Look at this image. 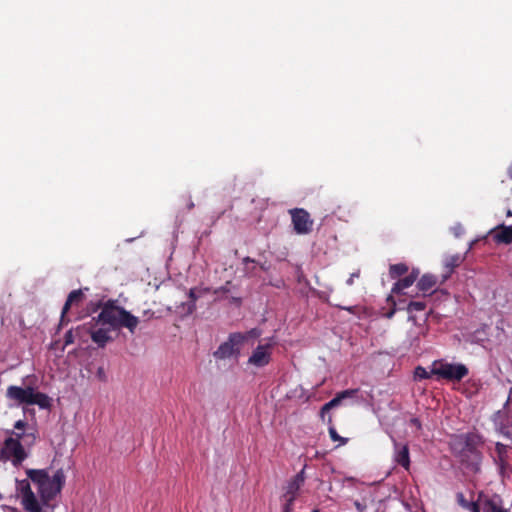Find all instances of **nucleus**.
<instances>
[{
	"label": "nucleus",
	"mask_w": 512,
	"mask_h": 512,
	"mask_svg": "<svg viewBox=\"0 0 512 512\" xmlns=\"http://www.w3.org/2000/svg\"><path fill=\"white\" fill-rule=\"evenodd\" d=\"M98 309H101V312L97 317L93 318V321L102 325H108L113 330L126 328L133 334L139 324V318L123 307L118 306L115 300H108L106 302L99 301L92 309V312Z\"/></svg>",
	"instance_id": "f257e3e1"
},
{
	"label": "nucleus",
	"mask_w": 512,
	"mask_h": 512,
	"mask_svg": "<svg viewBox=\"0 0 512 512\" xmlns=\"http://www.w3.org/2000/svg\"><path fill=\"white\" fill-rule=\"evenodd\" d=\"M26 475L37 486L41 500L45 504L61 492L66 480L63 469H58L52 478L45 469H27Z\"/></svg>",
	"instance_id": "f03ea898"
},
{
	"label": "nucleus",
	"mask_w": 512,
	"mask_h": 512,
	"mask_svg": "<svg viewBox=\"0 0 512 512\" xmlns=\"http://www.w3.org/2000/svg\"><path fill=\"white\" fill-rule=\"evenodd\" d=\"M6 397L17 405H37L40 409H50L52 399L45 393L36 391L32 386L11 385L6 390Z\"/></svg>",
	"instance_id": "7ed1b4c3"
},
{
	"label": "nucleus",
	"mask_w": 512,
	"mask_h": 512,
	"mask_svg": "<svg viewBox=\"0 0 512 512\" xmlns=\"http://www.w3.org/2000/svg\"><path fill=\"white\" fill-rule=\"evenodd\" d=\"M431 373L441 379L459 382L468 375L469 370L462 363H450L444 360H438L432 363Z\"/></svg>",
	"instance_id": "20e7f679"
},
{
	"label": "nucleus",
	"mask_w": 512,
	"mask_h": 512,
	"mask_svg": "<svg viewBox=\"0 0 512 512\" xmlns=\"http://www.w3.org/2000/svg\"><path fill=\"white\" fill-rule=\"evenodd\" d=\"M246 341V335L243 333H231L227 341L223 342L213 356L217 360L228 359L232 356H237L240 353V346Z\"/></svg>",
	"instance_id": "39448f33"
},
{
	"label": "nucleus",
	"mask_w": 512,
	"mask_h": 512,
	"mask_svg": "<svg viewBox=\"0 0 512 512\" xmlns=\"http://www.w3.org/2000/svg\"><path fill=\"white\" fill-rule=\"evenodd\" d=\"M0 454L2 459L10 460L14 466L21 465L28 456L21 442L13 436L5 439Z\"/></svg>",
	"instance_id": "423d86ee"
},
{
	"label": "nucleus",
	"mask_w": 512,
	"mask_h": 512,
	"mask_svg": "<svg viewBox=\"0 0 512 512\" xmlns=\"http://www.w3.org/2000/svg\"><path fill=\"white\" fill-rule=\"evenodd\" d=\"M292 224L297 234H307L311 231L313 221L307 211L301 208H294L290 211Z\"/></svg>",
	"instance_id": "0eeeda50"
},
{
	"label": "nucleus",
	"mask_w": 512,
	"mask_h": 512,
	"mask_svg": "<svg viewBox=\"0 0 512 512\" xmlns=\"http://www.w3.org/2000/svg\"><path fill=\"white\" fill-rule=\"evenodd\" d=\"M275 342L270 339L264 345H258L248 359V363L256 367H264L269 364L271 360V349Z\"/></svg>",
	"instance_id": "6e6552de"
},
{
	"label": "nucleus",
	"mask_w": 512,
	"mask_h": 512,
	"mask_svg": "<svg viewBox=\"0 0 512 512\" xmlns=\"http://www.w3.org/2000/svg\"><path fill=\"white\" fill-rule=\"evenodd\" d=\"M305 468L296 474L284 487L285 492L282 495V502L294 503L299 490L304 483Z\"/></svg>",
	"instance_id": "1a4fd4ad"
},
{
	"label": "nucleus",
	"mask_w": 512,
	"mask_h": 512,
	"mask_svg": "<svg viewBox=\"0 0 512 512\" xmlns=\"http://www.w3.org/2000/svg\"><path fill=\"white\" fill-rule=\"evenodd\" d=\"M85 295L82 289L73 290L69 293L66 302L61 311L60 325H66L70 321L67 313L73 305H79L84 300Z\"/></svg>",
	"instance_id": "9d476101"
},
{
	"label": "nucleus",
	"mask_w": 512,
	"mask_h": 512,
	"mask_svg": "<svg viewBox=\"0 0 512 512\" xmlns=\"http://www.w3.org/2000/svg\"><path fill=\"white\" fill-rule=\"evenodd\" d=\"M95 324H97L96 321L92 319L89 323L84 324L83 328L87 329L94 343L100 348H104L108 342L112 341V338L109 336L108 331L103 328L95 330Z\"/></svg>",
	"instance_id": "9b49d317"
},
{
	"label": "nucleus",
	"mask_w": 512,
	"mask_h": 512,
	"mask_svg": "<svg viewBox=\"0 0 512 512\" xmlns=\"http://www.w3.org/2000/svg\"><path fill=\"white\" fill-rule=\"evenodd\" d=\"M490 233L493 235V238L497 243H512V224L510 226L501 224L491 230Z\"/></svg>",
	"instance_id": "f8f14e48"
},
{
	"label": "nucleus",
	"mask_w": 512,
	"mask_h": 512,
	"mask_svg": "<svg viewBox=\"0 0 512 512\" xmlns=\"http://www.w3.org/2000/svg\"><path fill=\"white\" fill-rule=\"evenodd\" d=\"M415 282V276H406L403 279L398 280L392 287L391 295L387 298L389 302L395 305V301L393 300V295H404L406 294L405 290L413 285Z\"/></svg>",
	"instance_id": "ddd939ff"
},
{
	"label": "nucleus",
	"mask_w": 512,
	"mask_h": 512,
	"mask_svg": "<svg viewBox=\"0 0 512 512\" xmlns=\"http://www.w3.org/2000/svg\"><path fill=\"white\" fill-rule=\"evenodd\" d=\"M209 291H210L209 288H191L189 291L190 302L183 305L185 314L186 315L192 314L196 309V305H195L196 300L198 298H200L202 295L208 293Z\"/></svg>",
	"instance_id": "4468645a"
},
{
	"label": "nucleus",
	"mask_w": 512,
	"mask_h": 512,
	"mask_svg": "<svg viewBox=\"0 0 512 512\" xmlns=\"http://www.w3.org/2000/svg\"><path fill=\"white\" fill-rule=\"evenodd\" d=\"M437 284L436 276L432 274H424L417 283V288L423 295H429Z\"/></svg>",
	"instance_id": "2eb2a0df"
},
{
	"label": "nucleus",
	"mask_w": 512,
	"mask_h": 512,
	"mask_svg": "<svg viewBox=\"0 0 512 512\" xmlns=\"http://www.w3.org/2000/svg\"><path fill=\"white\" fill-rule=\"evenodd\" d=\"M357 390H345L337 394L335 398L322 406V414L330 409L339 406L343 400L351 398L356 394Z\"/></svg>",
	"instance_id": "dca6fc26"
},
{
	"label": "nucleus",
	"mask_w": 512,
	"mask_h": 512,
	"mask_svg": "<svg viewBox=\"0 0 512 512\" xmlns=\"http://www.w3.org/2000/svg\"><path fill=\"white\" fill-rule=\"evenodd\" d=\"M395 461L405 469L409 468L410 457L409 450L406 445L400 446L399 444L395 443Z\"/></svg>",
	"instance_id": "f3484780"
},
{
	"label": "nucleus",
	"mask_w": 512,
	"mask_h": 512,
	"mask_svg": "<svg viewBox=\"0 0 512 512\" xmlns=\"http://www.w3.org/2000/svg\"><path fill=\"white\" fill-rule=\"evenodd\" d=\"M483 512H498L502 508V502L499 496L495 495L491 498L480 500Z\"/></svg>",
	"instance_id": "a211bd4d"
},
{
	"label": "nucleus",
	"mask_w": 512,
	"mask_h": 512,
	"mask_svg": "<svg viewBox=\"0 0 512 512\" xmlns=\"http://www.w3.org/2000/svg\"><path fill=\"white\" fill-rule=\"evenodd\" d=\"M22 504L28 512H41V507L35 494H29L28 496L22 497Z\"/></svg>",
	"instance_id": "6ab92c4d"
},
{
	"label": "nucleus",
	"mask_w": 512,
	"mask_h": 512,
	"mask_svg": "<svg viewBox=\"0 0 512 512\" xmlns=\"http://www.w3.org/2000/svg\"><path fill=\"white\" fill-rule=\"evenodd\" d=\"M464 260V257L459 255V254H455V255H450L448 256L446 259H445V262H444V265L445 267L449 270L448 271V275H446L444 277V280H446L448 278V276L451 274L452 270L459 266L460 263Z\"/></svg>",
	"instance_id": "aec40b11"
},
{
	"label": "nucleus",
	"mask_w": 512,
	"mask_h": 512,
	"mask_svg": "<svg viewBox=\"0 0 512 512\" xmlns=\"http://www.w3.org/2000/svg\"><path fill=\"white\" fill-rule=\"evenodd\" d=\"M408 271V267L403 263L393 264L390 266L389 274L390 277L395 279L405 274Z\"/></svg>",
	"instance_id": "412c9836"
},
{
	"label": "nucleus",
	"mask_w": 512,
	"mask_h": 512,
	"mask_svg": "<svg viewBox=\"0 0 512 512\" xmlns=\"http://www.w3.org/2000/svg\"><path fill=\"white\" fill-rule=\"evenodd\" d=\"M458 503L465 509L471 512H479V505L475 502H469L464 498L462 493L457 495Z\"/></svg>",
	"instance_id": "4be33fe9"
},
{
	"label": "nucleus",
	"mask_w": 512,
	"mask_h": 512,
	"mask_svg": "<svg viewBox=\"0 0 512 512\" xmlns=\"http://www.w3.org/2000/svg\"><path fill=\"white\" fill-rule=\"evenodd\" d=\"M469 438L466 435L455 436L451 441V446L453 450L458 451L460 447L466 445L468 446Z\"/></svg>",
	"instance_id": "5701e85b"
},
{
	"label": "nucleus",
	"mask_w": 512,
	"mask_h": 512,
	"mask_svg": "<svg viewBox=\"0 0 512 512\" xmlns=\"http://www.w3.org/2000/svg\"><path fill=\"white\" fill-rule=\"evenodd\" d=\"M82 329H84L83 326H78L75 330L74 329L68 330L64 336V346H68V345L74 343V341H75L74 333H76V335L79 336L80 331Z\"/></svg>",
	"instance_id": "b1692460"
},
{
	"label": "nucleus",
	"mask_w": 512,
	"mask_h": 512,
	"mask_svg": "<svg viewBox=\"0 0 512 512\" xmlns=\"http://www.w3.org/2000/svg\"><path fill=\"white\" fill-rule=\"evenodd\" d=\"M329 435L332 441L338 442V446L345 445L347 443V438L339 436L333 426L329 427Z\"/></svg>",
	"instance_id": "393cba45"
},
{
	"label": "nucleus",
	"mask_w": 512,
	"mask_h": 512,
	"mask_svg": "<svg viewBox=\"0 0 512 512\" xmlns=\"http://www.w3.org/2000/svg\"><path fill=\"white\" fill-rule=\"evenodd\" d=\"M431 375H433L431 371L428 372L425 368L421 366L416 367L414 371V377L419 380L428 379L431 377Z\"/></svg>",
	"instance_id": "a878e982"
},
{
	"label": "nucleus",
	"mask_w": 512,
	"mask_h": 512,
	"mask_svg": "<svg viewBox=\"0 0 512 512\" xmlns=\"http://www.w3.org/2000/svg\"><path fill=\"white\" fill-rule=\"evenodd\" d=\"M19 490L22 494V497L24 496H28L29 494H34L31 487H30V483L28 480H22L20 483H19Z\"/></svg>",
	"instance_id": "bb28decb"
},
{
	"label": "nucleus",
	"mask_w": 512,
	"mask_h": 512,
	"mask_svg": "<svg viewBox=\"0 0 512 512\" xmlns=\"http://www.w3.org/2000/svg\"><path fill=\"white\" fill-rule=\"evenodd\" d=\"M426 305L424 302H421V301H411L408 306H407V310L408 312H413V311H423L425 309Z\"/></svg>",
	"instance_id": "cd10ccee"
},
{
	"label": "nucleus",
	"mask_w": 512,
	"mask_h": 512,
	"mask_svg": "<svg viewBox=\"0 0 512 512\" xmlns=\"http://www.w3.org/2000/svg\"><path fill=\"white\" fill-rule=\"evenodd\" d=\"M505 449H506L505 445H503L501 443L496 444V450L499 454V459L501 462H503V453L505 452Z\"/></svg>",
	"instance_id": "c85d7f7f"
},
{
	"label": "nucleus",
	"mask_w": 512,
	"mask_h": 512,
	"mask_svg": "<svg viewBox=\"0 0 512 512\" xmlns=\"http://www.w3.org/2000/svg\"><path fill=\"white\" fill-rule=\"evenodd\" d=\"M502 434L512 441V426L511 427H503L501 429Z\"/></svg>",
	"instance_id": "c756f323"
},
{
	"label": "nucleus",
	"mask_w": 512,
	"mask_h": 512,
	"mask_svg": "<svg viewBox=\"0 0 512 512\" xmlns=\"http://www.w3.org/2000/svg\"><path fill=\"white\" fill-rule=\"evenodd\" d=\"M26 425H27V423L24 420H18L15 422L14 428L22 431V430H24Z\"/></svg>",
	"instance_id": "7c9ffc66"
},
{
	"label": "nucleus",
	"mask_w": 512,
	"mask_h": 512,
	"mask_svg": "<svg viewBox=\"0 0 512 512\" xmlns=\"http://www.w3.org/2000/svg\"><path fill=\"white\" fill-rule=\"evenodd\" d=\"M282 506H283V511L282 512H292V510H293V503L283 502Z\"/></svg>",
	"instance_id": "2f4dec72"
},
{
	"label": "nucleus",
	"mask_w": 512,
	"mask_h": 512,
	"mask_svg": "<svg viewBox=\"0 0 512 512\" xmlns=\"http://www.w3.org/2000/svg\"><path fill=\"white\" fill-rule=\"evenodd\" d=\"M244 335H246L247 340L249 337H258L260 333L256 329H252L249 332L245 333Z\"/></svg>",
	"instance_id": "473e14b6"
},
{
	"label": "nucleus",
	"mask_w": 512,
	"mask_h": 512,
	"mask_svg": "<svg viewBox=\"0 0 512 512\" xmlns=\"http://www.w3.org/2000/svg\"><path fill=\"white\" fill-rule=\"evenodd\" d=\"M359 277V273L358 272H354L350 275L349 279L347 280V284L348 285H352L353 282H354V279L355 278H358Z\"/></svg>",
	"instance_id": "72a5a7b5"
},
{
	"label": "nucleus",
	"mask_w": 512,
	"mask_h": 512,
	"mask_svg": "<svg viewBox=\"0 0 512 512\" xmlns=\"http://www.w3.org/2000/svg\"><path fill=\"white\" fill-rule=\"evenodd\" d=\"M410 424L415 426L417 429L421 428V423H420V421L417 418H412L410 420Z\"/></svg>",
	"instance_id": "f704fd0d"
},
{
	"label": "nucleus",
	"mask_w": 512,
	"mask_h": 512,
	"mask_svg": "<svg viewBox=\"0 0 512 512\" xmlns=\"http://www.w3.org/2000/svg\"><path fill=\"white\" fill-rule=\"evenodd\" d=\"M11 435L14 436V439H18L19 442H21L22 438L24 437V434L20 432H11Z\"/></svg>",
	"instance_id": "c9c22d12"
},
{
	"label": "nucleus",
	"mask_w": 512,
	"mask_h": 512,
	"mask_svg": "<svg viewBox=\"0 0 512 512\" xmlns=\"http://www.w3.org/2000/svg\"><path fill=\"white\" fill-rule=\"evenodd\" d=\"M408 276H415V280H416L417 277L419 276V270L413 269L412 272Z\"/></svg>",
	"instance_id": "e433bc0d"
},
{
	"label": "nucleus",
	"mask_w": 512,
	"mask_h": 512,
	"mask_svg": "<svg viewBox=\"0 0 512 512\" xmlns=\"http://www.w3.org/2000/svg\"><path fill=\"white\" fill-rule=\"evenodd\" d=\"M394 313H395V309H392L390 312H388V313L386 314V317L390 319V318H392V317H393Z\"/></svg>",
	"instance_id": "4c0bfd02"
},
{
	"label": "nucleus",
	"mask_w": 512,
	"mask_h": 512,
	"mask_svg": "<svg viewBox=\"0 0 512 512\" xmlns=\"http://www.w3.org/2000/svg\"><path fill=\"white\" fill-rule=\"evenodd\" d=\"M244 263H245V264H248V263H254V260H252V259H251V258H249V257H246V258H244Z\"/></svg>",
	"instance_id": "58836bf2"
},
{
	"label": "nucleus",
	"mask_w": 512,
	"mask_h": 512,
	"mask_svg": "<svg viewBox=\"0 0 512 512\" xmlns=\"http://www.w3.org/2000/svg\"><path fill=\"white\" fill-rule=\"evenodd\" d=\"M187 207L189 210L193 209L194 203L190 200L189 203L187 204Z\"/></svg>",
	"instance_id": "ea45409f"
},
{
	"label": "nucleus",
	"mask_w": 512,
	"mask_h": 512,
	"mask_svg": "<svg viewBox=\"0 0 512 512\" xmlns=\"http://www.w3.org/2000/svg\"><path fill=\"white\" fill-rule=\"evenodd\" d=\"M508 174L512 178V164L508 168Z\"/></svg>",
	"instance_id": "a19ab883"
},
{
	"label": "nucleus",
	"mask_w": 512,
	"mask_h": 512,
	"mask_svg": "<svg viewBox=\"0 0 512 512\" xmlns=\"http://www.w3.org/2000/svg\"><path fill=\"white\" fill-rule=\"evenodd\" d=\"M98 375H99V376L104 375L103 368H99V369H98Z\"/></svg>",
	"instance_id": "79ce46f5"
},
{
	"label": "nucleus",
	"mask_w": 512,
	"mask_h": 512,
	"mask_svg": "<svg viewBox=\"0 0 512 512\" xmlns=\"http://www.w3.org/2000/svg\"><path fill=\"white\" fill-rule=\"evenodd\" d=\"M418 334H424V328L423 327H418Z\"/></svg>",
	"instance_id": "37998d69"
},
{
	"label": "nucleus",
	"mask_w": 512,
	"mask_h": 512,
	"mask_svg": "<svg viewBox=\"0 0 512 512\" xmlns=\"http://www.w3.org/2000/svg\"><path fill=\"white\" fill-rule=\"evenodd\" d=\"M474 458L476 459V462H479V455L475 452H473Z\"/></svg>",
	"instance_id": "c03bdc74"
},
{
	"label": "nucleus",
	"mask_w": 512,
	"mask_h": 512,
	"mask_svg": "<svg viewBox=\"0 0 512 512\" xmlns=\"http://www.w3.org/2000/svg\"><path fill=\"white\" fill-rule=\"evenodd\" d=\"M356 505H357V508L362 512L363 511L362 506L360 504H358V503H356Z\"/></svg>",
	"instance_id": "a18cd8bd"
},
{
	"label": "nucleus",
	"mask_w": 512,
	"mask_h": 512,
	"mask_svg": "<svg viewBox=\"0 0 512 512\" xmlns=\"http://www.w3.org/2000/svg\"><path fill=\"white\" fill-rule=\"evenodd\" d=\"M409 321H412L413 323H415V318L413 316H410Z\"/></svg>",
	"instance_id": "49530a36"
},
{
	"label": "nucleus",
	"mask_w": 512,
	"mask_h": 512,
	"mask_svg": "<svg viewBox=\"0 0 512 512\" xmlns=\"http://www.w3.org/2000/svg\"><path fill=\"white\" fill-rule=\"evenodd\" d=\"M507 216H512V212L510 210L507 211Z\"/></svg>",
	"instance_id": "de8ad7c7"
},
{
	"label": "nucleus",
	"mask_w": 512,
	"mask_h": 512,
	"mask_svg": "<svg viewBox=\"0 0 512 512\" xmlns=\"http://www.w3.org/2000/svg\"><path fill=\"white\" fill-rule=\"evenodd\" d=\"M417 339H418V336H414V337L412 338V340H413V341H416Z\"/></svg>",
	"instance_id": "09e8293b"
},
{
	"label": "nucleus",
	"mask_w": 512,
	"mask_h": 512,
	"mask_svg": "<svg viewBox=\"0 0 512 512\" xmlns=\"http://www.w3.org/2000/svg\"><path fill=\"white\" fill-rule=\"evenodd\" d=\"M498 512H508V511H507V510H505V509H501V510H500V511H498Z\"/></svg>",
	"instance_id": "8fccbe9b"
},
{
	"label": "nucleus",
	"mask_w": 512,
	"mask_h": 512,
	"mask_svg": "<svg viewBox=\"0 0 512 512\" xmlns=\"http://www.w3.org/2000/svg\"><path fill=\"white\" fill-rule=\"evenodd\" d=\"M312 512H320V511H319V510H317V509H314Z\"/></svg>",
	"instance_id": "3c124183"
}]
</instances>
